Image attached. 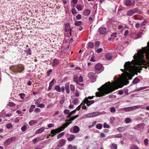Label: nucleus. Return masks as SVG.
Segmentation results:
<instances>
[{"mask_svg":"<svg viewBox=\"0 0 149 149\" xmlns=\"http://www.w3.org/2000/svg\"><path fill=\"white\" fill-rule=\"evenodd\" d=\"M59 133L58 132V131L56 130H56H52L51 132V133L52 134H56V133Z\"/></svg>","mask_w":149,"mask_h":149,"instance_id":"nucleus-35","label":"nucleus"},{"mask_svg":"<svg viewBox=\"0 0 149 149\" xmlns=\"http://www.w3.org/2000/svg\"><path fill=\"white\" fill-rule=\"evenodd\" d=\"M76 111V109H75L73 111H72L71 112H70V115H69L67 117V118L70 117L72 115L74 114Z\"/></svg>","mask_w":149,"mask_h":149,"instance_id":"nucleus-37","label":"nucleus"},{"mask_svg":"<svg viewBox=\"0 0 149 149\" xmlns=\"http://www.w3.org/2000/svg\"><path fill=\"white\" fill-rule=\"evenodd\" d=\"M100 136L102 138H103L106 136L105 134L103 133H101L100 134Z\"/></svg>","mask_w":149,"mask_h":149,"instance_id":"nucleus-57","label":"nucleus"},{"mask_svg":"<svg viewBox=\"0 0 149 149\" xmlns=\"http://www.w3.org/2000/svg\"><path fill=\"white\" fill-rule=\"evenodd\" d=\"M105 57L107 59L110 60L112 56L111 54L108 53L106 54L105 55Z\"/></svg>","mask_w":149,"mask_h":149,"instance_id":"nucleus-21","label":"nucleus"},{"mask_svg":"<svg viewBox=\"0 0 149 149\" xmlns=\"http://www.w3.org/2000/svg\"><path fill=\"white\" fill-rule=\"evenodd\" d=\"M65 87L66 93L68 94H69L70 93V91L69 90V84L68 83H67L65 84Z\"/></svg>","mask_w":149,"mask_h":149,"instance_id":"nucleus-16","label":"nucleus"},{"mask_svg":"<svg viewBox=\"0 0 149 149\" xmlns=\"http://www.w3.org/2000/svg\"><path fill=\"white\" fill-rule=\"evenodd\" d=\"M111 148L112 149H117V146L116 144H112L111 146Z\"/></svg>","mask_w":149,"mask_h":149,"instance_id":"nucleus-36","label":"nucleus"},{"mask_svg":"<svg viewBox=\"0 0 149 149\" xmlns=\"http://www.w3.org/2000/svg\"><path fill=\"white\" fill-rule=\"evenodd\" d=\"M117 130L120 132H122L124 130V128L123 127H119L118 128Z\"/></svg>","mask_w":149,"mask_h":149,"instance_id":"nucleus-54","label":"nucleus"},{"mask_svg":"<svg viewBox=\"0 0 149 149\" xmlns=\"http://www.w3.org/2000/svg\"><path fill=\"white\" fill-rule=\"evenodd\" d=\"M68 149H77V147L76 146H72L71 144H70L68 146Z\"/></svg>","mask_w":149,"mask_h":149,"instance_id":"nucleus-27","label":"nucleus"},{"mask_svg":"<svg viewBox=\"0 0 149 149\" xmlns=\"http://www.w3.org/2000/svg\"><path fill=\"white\" fill-rule=\"evenodd\" d=\"M144 143L146 146L148 144V141L147 139H145L144 140Z\"/></svg>","mask_w":149,"mask_h":149,"instance_id":"nucleus-59","label":"nucleus"},{"mask_svg":"<svg viewBox=\"0 0 149 149\" xmlns=\"http://www.w3.org/2000/svg\"><path fill=\"white\" fill-rule=\"evenodd\" d=\"M100 115L99 112H93L91 113H88L87 114V117L91 118L96 116Z\"/></svg>","mask_w":149,"mask_h":149,"instance_id":"nucleus-6","label":"nucleus"},{"mask_svg":"<svg viewBox=\"0 0 149 149\" xmlns=\"http://www.w3.org/2000/svg\"><path fill=\"white\" fill-rule=\"evenodd\" d=\"M102 50V49L101 48H100L98 49H97L96 52L98 53H99L101 52Z\"/></svg>","mask_w":149,"mask_h":149,"instance_id":"nucleus-64","label":"nucleus"},{"mask_svg":"<svg viewBox=\"0 0 149 149\" xmlns=\"http://www.w3.org/2000/svg\"><path fill=\"white\" fill-rule=\"evenodd\" d=\"M128 63L126 65L125 64H124V68L126 69V68H127V69H129L130 68V62L129 61L128 62Z\"/></svg>","mask_w":149,"mask_h":149,"instance_id":"nucleus-32","label":"nucleus"},{"mask_svg":"<svg viewBox=\"0 0 149 149\" xmlns=\"http://www.w3.org/2000/svg\"><path fill=\"white\" fill-rule=\"evenodd\" d=\"M131 121V120L130 118H127L125 120V121L126 123H128Z\"/></svg>","mask_w":149,"mask_h":149,"instance_id":"nucleus-58","label":"nucleus"},{"mask_svg":"<svg viewBox=\"0 0 149 149\" xmlns=\"http://www.w3.org/2000/svg\"><path fill=\"white\" fill-rule=\"evenodd\" d=\"M148 22V20L147 19H145L140 24L141 26H143L146 25Z\"/></svg>","mask_w":149,"mask_h":149,"instance_id":"nucleus-30","label":"nucleus"},{"mask_svg":"<svg viewBox=\"0 0 149 149\" xmlns=\"http://www.w3.org/2000/svg\"><path fill=\"white\" fill-rule=\"evenodd\" d=\"M61 88V91L62 93H63L65 92V87L64 86H62Z\"/></svg>","mask_w":149,"mask_h":149,"instance_id":"nucleus-62","label":"nucleus"},{"mask_svg":"<svg viewBox=\"0 0 149 149\" xmlns=\"http://www.w3.org/2000/svg\"><path fill=\"white\" fill-rule=\"evenodd\" d=\"M103 127L104 128H110V126L107 124L106 123H104Z\"/></svg>","mask_w":149,"mask_h":149,"instance_id":"nucleus-45","label":"nucleus"},{"mask_svg":"<svg viewBox=\"0 0 149 149\" xmlns=\"http://www.w3.org/2000/svg\"><path fill=\"white\" fill-rule=\"evenodd\" d=\"M109 84H106L105 85H103L101 89L99 92H97L96 93V96L97 97H102L104 96L106 94H109L114 91L116 89L118 88L116 87L115 84H110V82Z\"/></svg>","mask_w":149,"mask_h":149,"instance_id":"nucleus-1","label":"nucleus"},{"mask_svg":"<svg viewBox=\"0 0 149 149\" xmlns=\"http://www.w3.org/2000/svg\"><path fill=\"white\" fill-rule=\"evenodd\" d=\"M41 99V97L39 98V99H37V100L35 102V104H38L40 103V102L39 101L40 99Z\"/></svg>","mask_w":149,"mask_h":149,"instance_id":"nucleus-63","label":"nucleus"},{"mask_svg":"<svg viewBox=\"0 0 149 149\" xmlns=\"http://www.w3.org/2000/svg\"><path fill=\"white\" fill-rule=\"evenodd\" d=\"M98 31L101 34H104L107 31V29L104 27H102L98 29Z\"/></svg>","mask_w":149,"mask_h":149,"instance_id":"nucleus-7","label":"nucleus"},{"mask_svg":"<svg viewBox=\"0 0 149 149\" xmlns=\"http://www.w3.org/2000/svg\"><path fill=\"white\" fill-rule=\"evenodd\" d=\"M133 12V14L137 13L139 14L141 13V11L140 10H139L138 8H135L133 9H132Z\"/></svg>","mask_w":149,"mask_h":149,"instance_id":"nucleus-17","label":"nucleus"},{"mask_svg":"<svg viewBox=\"0 0 149 149\" xmlns=\"http://www.w3.org/2000/svg\"><path fill=\"white\" fill-rule=\"evenodd\" d=\"M75 137V136L73 134H71L70 136L68 138L67 140L68 141H71L74 139Z\"/></svg>","mask_w":149,"mask_h":149,"instance_id":"nucleus-20","label":"nucleus"},{"mask_svg":"<svg viewBox=\"0 0 149 149\" xmlns=\"http://www.w3.org/2000/svg\"><path fill=\"white\" fill-rule=\"evenodd\" d=\"M64 113L65 114L70 115V112L68 109H65L64 110Z\"/></svg>","mask_w":149,"mask_h":149,"instance_id":"nucleus-46","label":"nucleus"},{"mask_svg":"<svg viewBox=\"0 0 149 149\" xmlns=\"http://www.w3.org/2000/svg\"><path fill=\"white\" fill-rule=\"evenodd\" d=\"M122 137V135L121 134H118L116 135L115 137L116 138H121Z\"/></svg>","mask_w":149,"mask_h":149,"instance_id":"nucleus-61","label":"nucleus"},{"mask_svg":"<svg viewBox=\"0 0 149 149\" xmlns=\"http://www.w3.org/2000/svg\"><path fill=\"white\" fill-rule=\"evenodd\" d=\"M15 139V137H11L7 139L4 142V144L6 146H7L9 145L13 141H14Z\"/></svg>","mask_w":149,"mask_h":149,"instance_id":"nucleus-5","label":"nucleus"},{"mask_svg":"<svg viewBox=\"0 0 149 149\" xmlns=\"http://www.w3.org/2000/svg\"><path fill=\"white\" fill-rule=\"evenodd\" d=\"M81 23V22L80 21H77L75 22L74 24L76 26H78L80 25Z\"/></svg>","mask_w":149,"mask_h":149,"instance_id":"nucleus-40","label":"nucleus"},{"mask_svg":"<svg viewBox=\"0 0 149 149\" xmlns=\"http://www.w3.org/2000/svg\"><path fill=\"white\" fill-rule=\"evenodd\" d=\"M138 106L125 107L123 109V110L126 112L134 111L138 108Z\"/></svg>","mask_w":149,"mask_h":149,"instance_id":"nucleus-4","label":"nucleus"},{"mask_svg":"<svg viewBox=\"0 0 149 149\" xmlns=\"http://www.w3.org/2000/svg\"><path fill=\"white\" fill-rule=\"evenodd\" d=\"M140 81V79L138 78H135L133 81L132 83L133 84H135L139 83Z\"/></svg>","mask_w":149,"mask_h":149,"instance_id":"nucleus-22","label":"nucleus"},{"mask_svg":"<svg viewBox=\"0 0 149 149\" xmlns=\"http://www.w3.org/2000/svg\"><path fill=\"white\" fill-rule=\"evenodd\" d=\"M94 46V44L92 42H89L88 43L87 48H93Z\"/></svg>","mask_w":149,"mask_h":149,"instance_id":"nucleus-26","label":"nucleus"},{"mask_svg":"<svg viewBox=\"0 0 149 149\" xmlns=\"http://www.w3.org/2000/svg\"><path fill=\"white\" fill-rule=\"evenodd\" d=\"M88 76L89 78L93 81V82L95 81L97 77L96 73H94L93 72L89 73Z\"/></svg>","mask_w":149,"mask_h":149,"instance_id":"nucleus-3","label":"nucleus"},{"mask_svg":"<svg viewBox=\"0 0 149 149\" xmlns=\"http://www.w3.org/2000/svg\"><path fill=\"white\" fill-rule=\"evenodd\" d=\"M53 65L54 66H56L59 63V61L57 59H54L52 61Z\"/></svg>","mask_w":149,"mask_h":149,"instance_id":"nucleus-11","label":"nucleus"},{"mask_svg":"<svg viewBox=\"0 0 149 149\" xmlns=\"http://www.w3.org/2000/svg\"><path fill=\"white\" fill-rule=\"evenodd\" d=\"M96 127L97 129L100 130L102 128V125L101 124L98 123L96 125Z\"/></svg>","mask_w":149,"mask_h":149,"instance_id":"nucleus-29","label":"nucleus"},{"mask_svg":"<svg viewBox=\"0 0 149 149\" xmlns=\"http://www.w3.org/2000/svg\"><path fill=\"white\" fill-rule=\"evenodd\" d=\"M55 82H56L55 81V79L54 78L49 83V85L51 86H53V85L55 84Z\"/></svg>","mask_w":149,"mask_h":149,"instance_id":"nucleus-33","label":"nucleus"},{"mask_svg":"<svg viewBox=\"0 0 149 149\" xmlns=\"http://www.w3.org/2000/svg\"><path fill=\"white\" fill-rule=\"evenodd\" d=\"M72 12L73 14H76L77 13V10L74 8H72Z\"/></svg>","mask_w":149,"mask_h":149,"instance_id":"nucleus-55","label":"nucleus"},{"mask_svg":"<svg viewBox=\"0 0 149 149\" xmlns=\"http://www.w3.org/2000/svg\"><path fill=\"white\" fill-rule=\"evenodd\" d=\"M73 130L74 133H77L79 131L80 129L77 126H74L73 127Z\"/></svg>","mask_w":149,"mask_h":149,"instance_id":"nucleus-13","label":"nucleus"},{"mask_svg":"<svg viewBox=\"0 0 149 149\" xmlns=\"http://www.w3.org/2000/svg\"><path fill=\"white\" fill-rule=\"evenodd\" d=\"M65 30L66 32H67L70 31V29L71 28H70V25L68 23H66L65 24Z\"/></svg>","mask_w":149,"mask_h":149,"instance_id":"nucleus-12","label":"nucleus"},{"mask_svg":"<svg viewBox=\"0 0 149 149\" xmlns=\"http://www.w3.org/2000/svg\"><path fill=\"white\" fill-rule=\"evenodd\" d=\"M54 89L58 92H61V88L59 85L55 86L54 87Z\"/></svg>","mask_w":149,"mask_h":149,"instance_id":"nucleus-23","label":"nucleus"},{"mask_svg":"<svg viewBox=\"0 0 149 149\" xmlns=\"http://www.w3.org/2000/svg\"><path fill=\"white\" fill-rule=\"evenodd\" d=\"M45 128L44 127H42V128L37 130L36 132V134H38L42 133L45 130Z\"/></svg>","mask_w":149,"mask_h":149,"instance_id":"nucleus-15","label":"nucleus"},{"mask_svg":"<svg viewBox=\"0 0 149 149\" xmlns=\"http://www.w3.org/2000/svg\"><path fill=\"white\" fill-rule=\"evenodd\" d=\"M20 98L22 99H23L25 96V94L24 93H21L19 94Z\"/></svg>","mask_w":149,"mask_h":149,"instance_id":"nucleus-39","label":"nucleus"},{"mask_svg":"<svg viewBox=\"0 0 149 149\" xmlns=\"http://www.w3.org/2000/svg\"><path fill=\"white\" fill-rule=\"evenodd\" d=\"M26 47H28V49L26 50H25L24 51L25 52L27 53V54L29 55H30L31 54V50L30 48H28V45L26 46Z\"/></svg>","mask_w":149,"mask_h":149,"instance_id":"nucleus-24","label":"nucleus"},{"mask_svg":"<svg viewBox=\"0 0 149 149\" xmlns=\"http://www.w3.org/2000/svg\"><path fill=\"white\" fill-rule=\"evenodd\" d=\"M110 111L112 113H114L116 112V110L114 107H111L110 108Z\"/></svg>","mask_w":149,"mask_h":149,"instance_id":"nucleus-44","label":"nucleus"},{"mask_svg":"<svg viewBox=\"0 0 149 149\" xmlns=\"http://www.w3.org/2000/svg\"><path fill=\"white\" fill-rule=\"evenodd\" d=\"M100 45V42L99 41H97L96 42L95 44V47H98Z\"/></svg>","mask_w":149,"mask_h":149,"instance_id":"nucleus-56","label":"nucleus"},{"mask_svg":"<svg viewBox=\"0 0 149 149\" xmlns=\"http://www.w3.org/2000/svg\"><path fill=\"white\" fill-rule=\"evenodd\" d=\"M15 104L13 102H9L8 105L10 107H13L15 105Z\"/></svg>","mask_w":149,"mask_h":149,"instance_id":"nucleus-48","label":"nucleus"},{"mask_svg":"<svg viewBox=\"0 0 149 149\" xmlns=\"http://www.w3.org/2000/svg\"><path fill=\"white\" fill-rule=\"evenodd\" d=\"M64 134L65 132H61V133L58 134L57 135V139H59L61 137L64 135Z\"/></svg>","mask_w":149,"mask_h":149,"instance_id":"nucleus-34","label":"nucleus"},{"mask_svg":"<svg viewBox=\"0 0 149 149\" xmlns=\"http://www.w3.org/2000/svg\"><path fill=\"white\" fill-rule=\"evenodd\" d=\"M24 68L23 65H18L16 68V70L18 72H21L24 70Z\"/></svg>","mask_w":149,"mask_h":149,"instance_id":"nucleus-9","label":"nucleus"},{"mask_svg":"<svg viewBox=\"0 0 149 149\" xmlns=\"http://www.w3.org/2000/svg\"><path fill=\"white\" fill-rule=\"evenodd\" d=\"M35 107V105H32L31 106V107L29 109V112L30 113L32 112L33 110V109Z\"/></svg>","mask_w":149,"mask_h":149,"instance_id":"nucleus-31","label":"nucleus"},{"mask_svg":"<svg viewBox=\"0 0 149 149\" xmlns=\"http://www.w3.org/2000/svg\"><path fill=\"white\" fill-rule=\"evenodd\" d=\"M72 122H70V123H66L65 124H64L62 126L64 128V129L70 123H71Z\"/></svg>","mask_w":149,"mask_h":149,"instance_id":"nucleus-43","label":"nucleus"},{"mask_svg":"<svg viewBox=\"0 0 149 149\" xmlns=\"http://www.w3.org/2000/svg\"><path fill=\"white\" fill-rule=\"evenodd\" d=\"M45 106V105L42 103L40 104L38 106V107L41 108H43Z\"/></svg>","mask_w":149,"mask_h":149,"instance_id":"nucleus-60","label":"nucleus"},{"mask_svg":"<svg viewBox=\"0 0 149 149\" xmlns=\"http://www.w3.org/2000/svg\"><path fill=\"white\" fill-rule=\"evenodd\" d=\"M133 14L132 9L130 10L127 12L126 15L128 16H131Z\"/></svg>","mask_w":149,"mask_h":149,"instance_id":"nucleus-25","label":"nucleus"},{"mask_svg":"<svg viewBox=\"0 0 149 149\" xmlns=\"http://www.w3.org/2000/svg\"><path fill=\"white\" fill-rule=\"evenodd\" d=\"M38 122L37 120H31L29 123V125L30 126H32L35 125Z\"/></svg>","mask_w":149,"mask_h":149,"instance_id":"nucleus-19","label":"nucleus"},{"mask_svg":"<svg viewBox=\"0 0 149 149\" xmlns=\"http://www.w3.org/2000/svg\"><path fill=\"white\" fill-rule=\"evenodd\" d=\"M70 88L71 89V90L72 91H73L75 90V87L74 86L72 85V84H71L70 85Z\"/></svg>","mask_w":149,"mask_h":149,"instance_id":"nucleus-51","label":"nucleus"},{"mask_svg":"<svg viewBox=\"0 0 149 149\" xmlns=\"http://www.w3.org/2000/svg\"><path fill=\"white\" fill-rule=\"evenodd\" d=\"M66 140L63 139L59 141V143L57 145V147H61L64 146L65 144Z\"/></svg>","mask_w":149,"mask_h":149,"instance_id":"nucleus-8","label":"nucleus"},{"mask_svg":"<svg viewBox=\"0 0 149 149\" xmlns=\"http://www.w3.org/2000/svg\"><path fill=\"white\" fill-rule=\"evenodd\" d=\"M76 8L79 11H81L82 9V7L81 4H77V6Z\"/></svg>","mask_w":149,"mask_h":149,"instance_id":"nucleus-28","label":"nucleus"},{"mask_svg":"<svg viewBox=\"0 0 149 149\" xmlns=\"http://www.w3.org/2000/svg\"><path fill=\"white\" fill-rule=\"evenodd\" d=\"M65 101V98L64 97H63L61 100L60 101L59 103L61 104H63Z\"/></svg>","mask_w":149,"mask_h":149,"instance_id":"nucleus-49","label":"nucleus"},{"mask_svg":"<svg viewBox=\"0 0 149 149\" xmlns=\"http://www.w3.org/2000/svg\"><path fill=\"white\" fill-rule=\"evenodd\" d=\"M79 81L81 82H82L83 81V79L82 77L80 76L79 78Z\"/></svg>","mask_w":149,"mask_h":149,"instance_id":"nucleus-52","label":"nucleus"},{"mask_svg":"<svg viewBox=\"0 0 149 149\" xmlns=\"http://www.w3.org/2000/svg\"><path fill=\"white\" fill-rule=\"evenodd\" d=\"M26 126L25 125H24L22 127L21 130L22 131L24 132L26 130Z\"/></svg>","mask_w":149,"mask_h":149,"instance_id":"nucleus-47","label":"nucleus"},{"mask_svg":"<svg viewBox=\"0 0 149 149\" xmlns=\"http://www.w3.org/2000/svg\"><path fill=\"white\" fill-rule=\"evenodd\" d=\"M12 126V125L11 123H9L7 124L6 125V127L8 129H10L11 128Z\"/></svg>","mask_w":149,"mask_h":149,"instance_id":"nucleus-53","label":"nucleus"},{"mask_svg":"<svg viewBox=\"0 0 149 149\" xmlns=\"http://www.w3.org/2000/svg\"><path fill=\"white\" fill-rule=\"evenodd\" d=\"M73 103L74 104H76L78 102V99L77 98L74 99L73 101Z\"/></svg>","mask_w":149,"mask_h":149,"instance_id":"nucleus-50","label":"nucleus"},{"mask_svg":"<svg viewBox=\"0 0 149 149\" xmlns=\"http://www.w3.org/2000/svg\"><path fill=\"white\" fill-rule=\"evenodd\" d=\"M64 129V128L62 126L59 127L58 128L56 129V130L58 131V132H60L61 131L63 130Z\"/></svg>","mask_w":149,"mask_h":149,"instance_id":"nucleus-38","label":"nucleus"},{"mask_svg":"<svg viewBox=\"0 0 149 149\" xmlns=\"http://www.w3.org/2000/svg\"><path fill=\"white\" fill-rule=\"evenodd\" d=\"M102 67V65L100 63L96 64L95 67V69L96 70H101Z\"/></svg>","mask_w":149,"mask_h":149,"instance_id":"nucleus-10","label":"nucleus"},{"mask_svg":"<svg viewBox=\"0 0 149 149\" xmlns=\"http://www.w3.org/2000/svg\"><path fill=\"white\" fill-rule=\"evenodd\" d=\"M90 10L88 9H86L84 10L83 14L85 16H88L90 14Z\"/></svg>","mask_w":149,"mask_h":149,"instance_id":"nucleus-18","label":"nucleus"},{"mask_svg":"<svg viewBox=\"0 0 149 149\" xmlns=\"http://www.w3.org/2000/svg\"><path fill=\"white\" fill-rule=\"evenodd\" d=\"M139 148L138 147L135 145H132L131 148L130 149H138Z\"/></svg>","mask_w":149,"mask_h":149,"instance_id":"nucleus-41","label":"nucleus"},{"mask_svg":"<svg viewBox=\"0 0 149 149\" xmlns=\"http://www.w3.org/2000/svg\"><path fill=\"white\" fill-rule=\"evenodd\" d=\"M96 121H95L94 122H93L92 124H91V125H90L88 126V128H92L93 127V126H94V125L96 124Z\"/></svg>","mask_w":149,"mask_h":149,"instance_id":"nucleus-42","label":"nucleus"},{"mask_svg":"<svg viewBox=\"0 0 149 149\" xmlns=\"http://www.w3.org/2000/svg\"><path fill=\"white\" fill-rule=\"evenodd\" d=\"M147 50L146 48H144L143 49L139 50L137 55L136 54L133 56L134 59L136 61L139 60H142L144 57L143 54L147 52Z\"/></svg>","mask_w":149,"mask_h":149,"instance_id":"nucleus-2","label":"nucleus"},{"mask_svg":"<svg viewBox=\"0 0 149 149\" xmlns=\"http://www.w3.org/2000/svg\"><path fill=\"white\" fill-rule=\"evenodd\" d=\"M132 2L130 0H125L124 2L125 4L127 6H130L132 5Z\"/></svg>","mask_w":149,"mask_h":149,"instance_id":"nucleus-14","label":"nucleus"}]
</instances>
